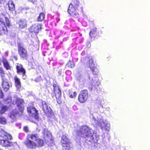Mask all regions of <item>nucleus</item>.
<instances>
[{
	"label": "nucleus",
	"mask_w": 150,
	"mask_h": 150,
	"mask_svg": "<svg viewBox=\"0 0 150 150\" xmlns=\"http://www.w3.org/2000/svg\"><path fill=\"white\" fill-rule=\"evenodd\" d=\"M0 144L2 146L7 147H11L15 149L17 146L16 142H12L9 141L12 139L11 135L3 130L0 131Z\"/></svg>",
	"instance_id": "f257e3e1"
},
{
	"label": "nucleus",
	"mask_w": 150,
	"mask_h": 150,
	"mask_svg": "<svg viewBox=\"0 0 150 150\" xmlns=\"http://www.w3.org/2000/svg\"><path fill=\"white\" fill-rule=\"evenodd\" d=\"M4 19L5 22L3 18L0 17V35L7 34L9 31L8 29L11 26L8 18L5 17Z\"/></svg>",
	"instance_id": "f03ea898"
},
{
	"label": "nucleus",
	"mask_w": 150,
	"mask_h": 150,
	"mask_svg": "<svg viewBox=\"0 0 150 150\" xmlns=\"http://www.w3.org/2000/svg\"><path fill=\"white\" fill-rule=\"evenodd\" d=\"M38 138L37 134H28L24 144L28 148L30 149H35L37 147V145L36 142L32 140L36 139Z\"/></svg>",
	"instance_id": "7ed1b4c3"
},
{
	"label": "nucleus",
	"mask_w": 150,
	"mask_h": 150,
	"mask_svg": "<svg viewBox=\"0 0 150 150\" xmlns=\"http://www.w3.org/2000/svg\"><path fill=\"white\" fill-rule=\"evenodd\" d=\"M18 53L21 59L26 60L28 57L27 49L22 45L18 43L17 44Z\"/></svg>",
	"instance_id": "20e7f679"
},
{
	"label": "nucleus",
	"mask_w": 150,
	"mask_h": 150,
	"mask_svg": "<svg viewBox=\"0 0 150 150\" xmlns=\"http://www.w3.org/2000/svg\"><path fill=\"white\" fill-rule=\"evenodd\" d=\"M54 92L56 98L57 102L59 104L62 103L61 100V91L59 86L56 83L53 84Z\"/></svg>",
	"instance_id": "39448f33"
},
{
	"label": "nucleus",
	"mask_w": 150,
	"mask_h": 150,
	"mask_svg": "<svg viewBox=\"0 0 150 150\" xmlns=\"http://www.w3.org/2000/svg\"><path fill=\"white\" fill-rule=\"evenodd\" d=\"M78 7H76L71 5H69L68 9V12L71 16L73 17H77L79 15L78 12H83V9L82 7L79 9Z\"/></svg>",
	"instance_id": "423d86ee"
},
{
	"label": "nucleus",
	"mask_w": 150,
	"mask_h": 150,
	"mask_svg": "<svg viewBox=\"0 0 150 150\" xmlns=\"http://www.w3.org/2000/svg\"><path fill=\"white\" fill-rule=\"evenodd\" d=\"M24 111L21 110L15 109L9 112L8 116L13 120H16L18 117L22 116L23 114Z\"/></svg>",
	"instance_id": "0eeeda50"
},
{
	"label": "nucleus",
	"mask_w": 150,
	"mask_h": 150,
	"mask_svg": "<svg viewBox=\"0 0 150 150\" xmlns=\"http://www.w3.org/2000/svg\"><path fill=\"white\" fill-rule=\"evenodd\" d=\"M89 97L88 92L87 89H84L81 91L79 93L78 99L80 103H85L88 100Z\"/></svg>",
	"instance_id": "6e6552de"
},
{
	"label": "nucleus",
	"mask_w": 150,
	"mask_h": 150,
	"mask_svg": "<svg viewBox=\"0 0 150 150\" xmlns=\"http://www.w3.org/2000/svg\"><path fill=\"white\" fill-rule=\"evenodd\" d=\"M90 128L86 125L82 126L79 130L77 131L76 133L78 135L81 136L84 134H85L86 138L90 135L91 132Z\"/></svg>",
	"instance_id": "1a4fd4ad"
},
{
	"label": "nucleus",
	"mask_w": 150,
	"mask_h": 150,
	"mask_svg": "<svg viewBox=\"0 0 150 150\" xmlns=\"http://www.w3.org/2000/svg\"><path fill=\"white\" fill-rule=\"evenodd\" d=\"M61 142L63 150H70V143L67 137L65 135H63L61 138Z\"/></svg>",
	"instance_id": "9d476101"
},
{
	"label": "nucleus",
	"mask_w": 150,
	"mask_h": 150,
	"mask_svg": "<svg viewBox=\"0 0 150 150\" xmlns=\"http://www.w3.org/2000/svg\"><path fill=\"white\" fill-rule=\"evenodd\" d=\"M27 110L30 115L35 119L38 118V111L33 106L30 105L28 107Z\"/></svg>",
	"instance_id": "9b49d317"
},
{
	"label": "nucleus",
	"mask_w": 150,
	"mask_h": 150,
	"mask_svg": "<svg viewBox=\"0 0 150 150\" xmlns=\"http://www.w3.org/2000/svg\"><path fill=\"white\" fill-rule=\"evenodd\" d=\"M41 25H42L40 23H35L32 25L29 29L30 32L34 33L37 34L41 30Z\"/></svg>",
	"instance_id": "f8f14e48"
},
{
	"label": "nucleus",
	"mask_w": 150,
	"mask_h": 150,
	"mask_svg": "<svg viewBox=\"0 0 150 150\" xmlns=\"http://www.w3.org/2000/svg\"><path fill=\"white\" fill-rule=\"evenodd\" d=\"M15 102L18 110H21L24 111V107L23 104L24 103L25 101L23 99L17 97Z\"/></svg>",
	"instance_id": "ddd939ff"
},
{
	"label": "nucleus",
	"mask_w": 150,
	"mask_h": 150,
	"mask_svg": "<svg viewBox=\"0 0 150 150\" xmlns=\"http://www.w3.org/2000/svg\"><path fill=\"white\" fill-rule=\"evenodd\" d=\"M44 142L48 145H51L53 142L52 134L49 132H46V134L43 135Z\"/></svg>",
	"instance_id": "4468645a"
},
{
	"label": "nucleus",
	"mask_w": 150,
	"mask_h": 150,
	"mask_svg": "<svg viewBox=\"0 0 150 150\" xmlns=\"http://www.w3.org/2000/svg\"><path fill=\"white\" fill-rule=\"evenodd\" d=\"M99 136L96 133H93L92 134L91 132L90 133V135H89L86 139L87 140H88L90 142L96 143L99 139Z\"/></svg>",
	"instance_id": "2eb2a0df"
},
{
	"label": "nucleus",
	"mask_w": 150,
	"mask_h": 150,
	"mask_svg": "<svg viewBox=\"0 0 150 150\" xmlns=\"http://www.w3.org/2000/svg\"><path fill=\"white\" fill-rule=\"evenodd\" d=\"M16 72L19 74L21 75L22 76L25 75L26 71L23 67L22 65L20 63L16 64Z\"/></svg>",
	"instance_id": "dca6fc26"
},
{
	"label": "nucleus",
	"mask_w": 150,
	"mask_h": 150,
	"mask_svg": "<svg viewBox=\"0 0 150 150\" xmlns=\"http://www.w3.org/2000/svg\"><path fill=\"white\" fill-rule=\"evenodd\" d=\"M1 80V86L2 88L4 91H7L10 88L8 80L5 78H2Z\"/></svg>",
	"instance_id": "f3484780"
},
{
	"label": "nucleus",
	"mask_w": 150,
	"mask_h": 150,
	"mask_svg": "<svg viewBox=\"0 0 150 150\" xmlns=\"http://www.w3.org/2000/svg\"><path fill=\"white\" fill-rule=\"evenodd\" d=\"M42 110L46 115H50L53 113L50 107L48 106L46 103L42 104Z\"/></svg>",
	"instance_id": "a211bd4d"
},
{
	"label": "nucleus",
	"mask_w": 150,
	"mask_h": 150,
	"mask_svg": "<svg viewBox=\"0 0 150 150\" xmlns=\"http://www.w3.org/2000/svg\"><path fill=\"white\" fill-rule=\"evenodd\" d=\"M87 60L86 62V65L90 69L93 68L95 66V64L94 63V61L92 57H87L86 58Z\"/></svg>",
	"instance_id": "6ab92c4d"
},
{
	"label": "nucleus",
	"mask_w": 150,
	"mask_h": 150,
	"mask_svg": "<svg viewBox=\"0 0 150 150\" xmlns=\"http://www.w3.org/2000/svg\"><path fill=\"white\" fill-rule=\"evenodd\" d=\"M3 66L7 70H11V67L8 61L5 58H3L2 61Z\"/></svg>",
	"instance_id": "aec40b11"
},
{
	"label": "nucleus",
	"mask_w": 150,
	"mask_h": 150,
	"mask_svg": "<svg viewBox=\"0 0 150 150\" xmlns=\"http://www.w3.org/2000/svg\"><path fill=\"white\" fill-rule=\"evenodd\" d=\"M35 140L36 142L37 147H42L45 144L44 141L40 138H39L38 137L35 139Z\"/></svg>",
	"instance_id": "412c9836"
},
{
	"label": "nucleus",
	"mask_w": 150,
	"mask_h": 150,
	"mask_svg": "<svg viewBox=\"0 0 150 150\" xmlns=\"http://www.w3.org/2000/svg\"><path fill=\"white\" fill-rule=\"evenodd\" d=\"M19 27L21 29L24 28L27 26L26 21L24 20L19 21L18 22Z\"/></svg>",
	"instance_id": "4be33fe9"
},
{
	"label": "nucleus",
	"mask_w": 150,
	"mask_h": 150,
	"mask_svg": "<svg viewBox=\"0 0 150 150\" xmlns=\"http://www.w3.org/2000/svg\"><path fill=\"white\" fill-rule=\"evenodd\" d=\"M14 79L15 86L17 88H20L21 87V83L20 79L17 76H15L14 78Z\"/></svg>",
	"instance_id": "5701e85b"
},
{
	"label": "nucleus",
	"mask_w": 150,
	"mask_h": 150,
	"mask_svg": "<svg viewBox=\"0 0 150 150\" xmlns=\"http://www.w3.org/2000/svg\"><path fill=\"white\" fill-rule=\"evenodd\" d=\"M8 108V107L6 105H2L0 106V114L3 115L7 111Z\"/></svg>",
	"instance_id": "b1692460"
},
{
	"label": "nucleus",
	"mask_w": 150,
	"mask_h": 150,
	"mask_svg": "<svg viewBox=\"0 0 150 150\" xmlns=\"http://www.w3.org/2000/svg\"><path fill=\"white\" fill-rule=\"evenodd\" d=\"M96 29V28H94L90 31L89 35L91 38H95L97 36V34Z\"/></svg>",
	"instance_id": "393cba45"
},
{
	"label": "nucleus",
	"mask_w": 150,
	"mask_h": 150,
	"mask_svg": "<svg viewBox=\"0 0 150 150\" xmlns=\"http://www.w3.org/2000/svg\"><path fill=\"white\" fill-rule=\"evenodd\" d=\"M8 9L11 11H13L15 9V5L12 1H9L7 3Z\"/></svg>",
	"instance_id": "a878e982"
},
{
	"label": "nucleus",
	"mask_w": 150,
	"mask_h": 150,
	"mask_svg": "<svg viewBox=\"0 0 150 150\" xmlns=\"http://www.w3.org/2000/svg\"><path fill=\"white\" fill-rule=\"evenodd\" d=\"M75 66V63L73 61L69 60L67 64L66 67H67L68 68L71 69L73 68Z\"/></svg>",
	"instance_id": "bb28decb"
},
{
	"label": "nucleus",
	"mask_w": 150,
	"mask_h": 150,
	"mask_svg": "<svg viewBox=\"0 0 150 150\" xmlns=\"http://www.w3.org/2000/svg\"><path fill=\"white\" fill-rule=\"evenodd\" d=\"M80 3L79 0H72V1L69 5L76 7H78Z\"/></svg>",
	"instance_id": "cd10ccee"
},
{
	"label": "nucleus",
	"mask_w": 150,
	"mask_h": 150,
	"mask_svg": "<svg viewBox=\"0 0 150 150\" xmlns=\"http://www.w3.org/2000/svg\"><path fill=\"white\" fill-rule=\"evenodd\" d=\"M45 17V14L43 12L41 13L37 17V21L38 22H42L44 20Z\"/></svg>",
	"instance_id": "c85d7f7f"
},
{
	"label": "nucleus",
	"mask_w": 150,
	"mask_h": 150,
	"mask_svg": "<svg viewBox=\"0 0 150 150\" xmlns=\"http://www.w3.org/2000/svg\"><path fill=\"white\" fill-rule=\"evenodd\" d=\"M69 95L71 98H75L77 95V93L76 91L72 92L71 90H69L68 91Z\"/></svg>",
	"instance_id": "c756f323"
},
{
	"label": "nucleus",
	"mask_w": 150,
	"mask_h": 150,
	"mask_svg": "<svg viewBox=\"0 0 150 150\" xmlns=\"http://www.w3.org/2000/svg\"><path fill=\"white\" fill-rule=\"evenodd\" d=\"M7 123L6 119L3 116H0V124L2 125H5Z\"/></svg>",
	"instance_id": "7c9ffc66"
},
{
	"label": "nucleus",
	"mask_w": 150,
	"mask_h": 150,
	"mask_svg": "<svg viewBox=\"0 0 150 150\" xmlns=\"http://www.w3.org/2000/svg\"><path fill=\"white\" fill-rule=\"evenodd\" d=\"M91 70L92 73L94 75H97L98 73V70L96 67H94L93 68L90 69Z\"/></svg>",
	"instance_id": "2f4dec72"
},
{
	"label": "nucleus",
	"mask_w": 150,
	"mask_h": 150,
	"mask_svg": "<svg viewBox=\"0 0 150 150\" xmlns=\"http://www.w3.org/2000/svg\"><path fill=\"white\" fill-rule=\"evenodd\" d=\"M0 74L1 77V79L5 77V73L4 71L3 70V68L0 67Z\"/></svg>",
	"instance_id": "473e14b6"
},
{
	"label": "nucleus",
	"mask_w": 150,
	"mask_h": 150,
	"mask_svg": "<svg viewBox=\"0 0 150 150\" xmlns=\"http://www.w3.org/2000/svg\"><path fill=\"white\" fill-rule=\"evenodd\" d=\"M4 96V94L3 92L2 89L0 87V98L2 99L3 98Z\"/></svg>",
	"instance_id": "72a5a7b5"
},
{
	"label": "nucleus",
	"mask_w": 150,
	"mask_h": 150,
	"mask_svg": "<svg viewBox=\"0 0 150 150\" xmlns=\"http://www.w3.org/2000/svg\"><path fill=\"white\" fill-rule=\"evenodd\" d=\"M23 131L26 132H29L28 127L27 126H25L23 127Z\"/></svg>",
	"instance_id": "f704fd0d"
},
{
	"label": "nucleus",
	"mask_w": 150,
	"mask_h": 150,
	"mask_svg": "<svg viewBox=\"0 0 150 150\" xmlns=\"http://www.w3.org/2000/svg\"><path fill=\"white\" fill-rule=\"evenodd\" d=\"M28 1L32 3L33 4H35L37 1V0H28Z\"/></svg>",
	"instance_id": "c9c22d12"
},
{
	"label": "nucleus",
	"mask_w": 150,
	"mask_h": 150,
	"mask_svg": "<svg viewBox=\"0 0 150 150\" xmlns=\"http://www.w3.org/2000/svg\"><path fill=\"white\" fill-rule=\"evenodd\" d=\"M13 58L15 61H17L18 59L17 57V56H13Z\"/></svg>",
	"instance_id": "e433bc0d"
},
{
	"label": "nucleus",
	"mask_w": 150,
	"mask_h": 150,
	"mask_svg": "<svg viewBox=\"0 0 150 150\" xmlns=\"http://www.w3.org/2000/svg\"><path fill=\"white\" fill-rule=\"evenodd\" d=\"M4 1V0H0V3H2Z\"/></svg>",
	"instance_id": "4c0bfd02"
},
{
	"label": "nucleus",
	"mask_w": 150,
	"mask_h": 150,
	"mask_svg": "<svg viewBox=\"0 0 150 150\" xmlns=\"http://www.w3.org/2000/svg\"><path fill=\"white\" fill-rule=\"evenodd\" d=\"M56 19L57 22H59L60 20L58 18H57Z\"/></svg>",
	"instance_id": "58836bf2"
},
{
	"label": "nucleus",
	"mask_w": 150,
	"mask_h": 150,
	"mask_svg": "<svg viewBox=\"0 0 150 150\" xmlns=\"http://www.w3.org/2000/svg\"><path fill=\"white\" fill-rule=\"evenodd\" d=\"M0 150H3L2 149L0 148Z\"/></svg>",
	"instance_id": "ea45409f"
},
{
	"label": "nucleus",
	"mask_w": 150,
	"mask_h": 150,
	"mask_svg": "<svg viewBox=\"0 0 150 150\" xmlns=\"http://www.w3.org/2000/svg\"><path fill=\"white\" fill-rule=\"evenodd\" d=\"M1 62H0V65H1Z\"/></svg>",
	"instance_id": "a19ab883"
},
{
	"label": "nucleus",
	"mask_w": 150,
	"mask_h": 150,
	"mask_svg": "<svg viewBox=\"0 0 150 150\" xmlns=\"http://www.w3.org/2000/svg\"><path fill=\"white\" fill-rule=\"evenodd\" d=\"M38 48H37V50H38Z\"/></svg>",
	"instance_id": "79ce46f5"
}]
</instances>
